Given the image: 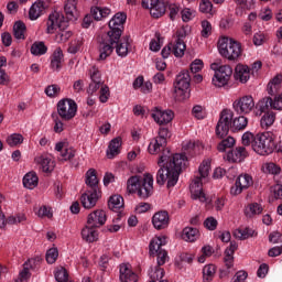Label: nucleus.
I'll use <instances>...</instances> for the list:
<instances>
[{
	"label": "nucleus",
	"instance_id": "obj_1",
	"mask_svg": "<svg viewBox=\"0 0 282 282\" xmlns=\"http://www.w3.org/2000/svg\"><path fill=\"white\" fill-rule=\"evenodd\" d=\"M184 159L181 154H171V151L163 152L158 162L160 170L156 173V184L162 186L167 182V188L174 187L178 181Z\"/></svg>",
	"mask_w": 282,
	"mask_h": 282
},
{
	"label": "nucleus",
	"instance_id": "obj_2",
	"mask_svg": "<svg viewBox=\"0 0 282 282\" xmlns=\"http://www.w3.org/2000/svg\"><path fill=\"white\" fill-rule=\"evenodd\" d=\"M234 113L225 109L220 113V119L216 127V134L219 138H224L228 134L229 130L232 132L242 131L248 126V118L245 115H240L238 118L232 120Z\"/></svg>",
	"mask_w": 282,
	"mask_h": 282
},
{
	"label": "nucleus",
	"instance_id": "obj_3",
	"mask_svg": "<svg viewBox=\"0 0 282 282\" xmlns=\"http://www.w3.org/2000/svg\"><path fill=\"white\" fill-rule=\"evenodd\" d=\"M150 256L156 254L158 267L155 270L150 274L149 282H169V280H164V269L160 268L166 263V259L169 258V252L162 250V239H153L150 242Z\"/></svg>",
	"mask_w": 282,
	"mask_h": 282
},
{
	"label": "nucleus",
	"instance_id": "obj_4",
	"mask_svg": "<svg viewBox=\"0 0 282 282\" xmlns=\"http://www.w3.org/2000/svg\"><path fill=\"white\" fill-rule=\"evenodd\" d=\"M278 132L258 133L253 143V151L260 155L271 154L273 151L280 152L281 148L276 145Z\"/></svg>",
	"mask_w": 282,
	"mask_h": 282
},
{
	"label": "nucleus",
	"instance_id": "obj_5",
	"mask_svg": "<svg viewBox=\"0 0 282 282\" xmlns=\"http://www.w3.org/2000/svg\"><path fill=\"white\" fill-rule=\"evenodd\" d=\"M46 26L47 34H53L58 29L61 32L57 34V39H59L62 42H67L69 37H72V31H65V29L68 26L65 17L58 12H53L48 15Z\"/></svg>",
	"mask_w": 282,
	"mask_h": 282
},
{
	"label": "nucleus",
	"instance_id": "obj_6",
	"mask_svg": "<svg viewBox=\"0 0 282 282\" xmlns=\"http://www.w3.org/2000/svg\"><path fill=\"white\" fill-rule=\"evenodd\" d=\"M120 40V31L108 32L104 34L98 40V52H99V61H105L107 57L111 56L118 41Z\"/></svg>",
	"mask_w": 282,
	"mask_h": 282
},
{
	"label": "nucleus",
	"instance_id": "obj_7",
	"mask_svg": "<svg viewBox=\"0 0 282 282\" xmlns=\"http://www.w3.org/2000/svg\"><path fill=\"white\" fill-rule=\"evenodd\" d=\"M220 55L229 61H237L241 53V44L232 39L221 37L218 41Z\"/></svg>",
	"mask_w": 282,
	"mask_h": 282
},
{
	"label": "nucleus",
	"instance_id": "obj_8",
	"mask_svg": "<svg viewBox=\"0 0 282 282\" xmlns=\"http://www.w3.org/2000/svg\"><path fill=\"white\" fill-rule=\"evenodd\" d=\"M191 75L188 70H182L175 78L174 97L182 101L189 97Z\"/></svg>",
	"mask_w": 282,
	"mask_h": 282
},
{
	"label": "nucleus",
	"instance_id": "obj_9",
	"mask_svg": "<svg viewBox=\"0 0 282 282\" xmlns=\"http://www.w3.org/2000/svg\"><path fill=\"white\" fill-rule=\"evenodd\" d=\"M199 176H196L191 186V193L194 199H199L202 203L206 202V195L202 189V178H205L209 174V164L207 162H203L198 169Z\"/></svg>",
	"mask_w": 282,
	"mask_h": 282
},
{
	"label": "nucleus",
	"instance_id": "obj_10",
	"mask_svg": "<svg viewBox=\"0 0 282 282\" xmlns=\"http://www.w3.org/2000/svg\"><path fill=\"white\" fill-rule=\"evenodd\" d=\"M210 68L215 72L212 83L216 87L227 85L232 75V68L229 65H219L217 63L212 64Z\"/></svg>",
	"mask_w": 282,
	"mask_h": 282
},
{
	"label": "nucleus",
	"instance_id": "obj_11",
	"mask_svg": "<svg viewBox=\"0 0 282 282\" xmlns=\"http://www.w3.org/2000/svg\"><path fill=\"white\" fill-rule=\"evenodd\" d=\"M169 138H171V131L169 130V128L161 126L159 129V135L155 139H153L149 144V148H148L149 152L151 154H155L161 151L166 153V151H169V150H165L166 139Z\"/></svg>",
	"mask_w": 282,
	"mask_h": 282
},
{
	"label": "nucleus",
	"instance_id": "obj_12",
	"mask_svg": "<svg viewBox=\"0 0 282 282\" xmlns=\"http://www.w3.org/2000/svg\"><path fill=\"white\" fill-rule=\"evenodd\" d=\"M57 112L63 120L69 121L76 117L78 105L72 99H62L57 104Z\"/></svg>",
	"mask_w": 282,
	"mask_h": 282
},
{
	"label": "nucleus",
	"instance_id": "obj_13",
	"mask_svg": "<svg viewBox=\"0 0 282 282\" xmlns=\"http://www.w3.org/2000/svg\"><path fill=\"white\" fill-rule=\"evenodd\" d=\"M142 7L144 9H150V14L154 19H160L166 10L169 6L164 3V0H142Z\"/></svg>",
	"mask_w": 282,
	"mask_h": 282
},
{
	"label": "nucleus",
	"instance_id": "obj_14",
	"mask_svg": "<svg viewBox=\"0 0 282 282\" xmlns=\"http://www.w3.org/2000/svg\"><path fill=\"white\" fill-rule=\"evenodd\" d=\"M237 115H249L254 108V101L251 96H243L232 104Z\"/></svg>",
	"mask_w": 282,
	"mask_h": 282
},
{
	"label": "nucleus",
	"instance_id": "obj_15",
	"mask_svg": "<svg viewBox=\"0 0 282 282\" xmlns=\"http://www.w3.org/2000/svg\"><path fill=\"white\" fill-rule=\"evenodd\" d=\"M137 194L141 199H147L153 195V175H144Z\"/></svg>",
	"mask_w": 282,
	"mask_h": 282
},
{
	"label": "nucleus",
	"instance_id": "obj_16",
	"mask_svg": "<svg viewBox=\"0 0 282 282\" xmlns=\"http://www.w3.org/2000/svg\"><path fill=\"white\" fill-rule=\"evenodd\" d=\"M101 193V191L87 189L86 193H84L80 197V202L84 208L91 209L94 206H96V203H98Z\"/></svg>",
	"mask_w": 282,
	"mask_h": 282
},
{
	"label": "nucleus",
	"instance_id": "obj_17",
	"mask_svg": "<svg viewBox=\"0 0 282 282\" xmlns=\"http://www.w3.org/2000/svg\"><path fill=\"white\" fill-rule=\"evenodd\" d=\"M200 150V144L198 142H183L182 144V151L183 153L180 154L184 159V163L182 164V169L186 166V162L189 158H193L195 154H197Z\"/></svg>",
	"mask_w": 282,
	"mask_h": 282
},
{
	"label": "nucleus",
	"instance_id": "obj_18",
	"mask_svg": "<svg viewBox=\"0 0 282 282\" xmlns=\"http://www.w3.org/2000/svg\"><path fill=\"white\" fill-rule=\"evenodd\" d=\"M253 184L252 177L248 174L238 176L235 185L230 188L231 195H239L243 189H247Z\"/></svg>",
	"mask_w": 282,
	"mask_h": 282
},
{
	"label": "nucleus",
	"instance_id": "obj_19",
	"mask_svg": "<svg viewBox=\"0 0 282 282\" xmlns=\"http://www.w3.org/2000/svg\"><path fill=\"white\" fill-rule=\"evenodd\" d=\"M107 223V213L105 210H95L88 215L87 225L99 228Z\"/></svg>",
	"mask_w": 282,
	"mask_h": 282
},
{
	"label": "nucleus",
	"instance_id": "obj_20",
	"mask_svg": "<svg viewBox=\"0 0 282 282\" xmlns=\"http://www.w3.org/2000/svg\"><path fill=\"white\" fill-rule=\"evenodd\" d=\"M152 118L154 119V121L156 123H159L160 126H165L171 123V121L174 118V113L171 110H160L156 109L153 113H152Z\"/></svg>",
	"mask_w": 282,
	"mask_h": 282
},
{
	"label": "nucleus",
	"instance_id": "obj_21",
	"mask_svg": "<svg viewBox=\"0 0 282 282\" xmlns=\"http://www.w3.org/2000/svg\"><path fill=\"white\" fill-rule=\"evenodd\" d=\"M127 22V14L117 13L108 23L110 29L109 32H120V37L122 36V26Z\"/></svg>",
	"mask_w": 282,
	"mask_h": 282
},
{
	"label": "nucleus",
	"instance_id": "obj_22",
	"mask_svg": "<svg viewBox=\"0 0 282 282\" xmlns=\"http://www.w3.org/2000/svg\"><path fill=\"white\" fill-rule=\"evenodd\" d=\"M248 156V152L243 147H238L228 151L226 154L227 161L231 163L242 162Z\"/></svg>",
	"mask_w": 282,
	"mask_h": 282
},
{
	"label": "nucleus",
	"instance_id": "obj_23",
	"mask_svg": "<svg viewBox=\"0 0 282 282\" xmlns=\"http://www.w3.org/2000/svg\"><path fill=\"white\" fill-rule=\"evenodd\" d=\"M119 272L121 282H138V273L131 270V264H121Z\"/></svg>",
	"mask_w": 282,
	"mask_h": 282
},
{
	"label": "nucleus",
	"instance_id": "obj_24",
	"mask_svg": "<svg viewBox=\"0 0 282 282\" xmlns=\"http://www.w3.org/2000/svg\"><path fill=\"white\" fill-rule=\"evenodd\" d=\"M170 218L167 212H159L152 217V224L158 230L169 227Z\"/></svg>",
	"mask_w": 282,
	"mask_h": 282
},
{
	"label": "nucleus",
	"instance_id": "obj_25",
	"mask_svg": "<svg viewBox=\"0 0 282 282\" xmlns=\"http://www.w3.org/2000/svg\"><path fill=\"white\" fill-rule=\"evenodd\" d=\"M48 8V4L44 1H37L35 2L31 8H30V11H29V18L30 20L32 21H36L39 20L44 11Z\"/></svg>",
	"mask_w": 282,
	"mask_h": 282
},
{
	"label": "nucleus",
	"instance_id": "obj_26",
	"mask_svg": "<svg viewBox=\"0 0 282 282\" xmlns=\"http://www.w3.org/2000/svg\"><path fill=\"white\" fill-rule=\"evenodd\" d=\"M99 181H98V175L96 173V170L94 169H89L86 172V185L88 186L87 189L90 191H100V186H99Z\"/></svg>",
	"mask_w": 282,
	"mask_h": 282
},
{
	"label": "nucleus",
	"instance_id": "obj_27",
	"mask_svg": "<svg viewBox=\"0 0 282 282\" xmlns=\"http://www.w3.org/2000/svg\"><path fill=\"white\" fill-rule=\"evenodd\" d=\"M234 77L236 80H239L242 84L247 83L250 78V68L246 65H237Z\"/></svg>",
	"mask_w": 282,
	"mask_h": 282
},
{
	"label": "nucleus",
	"instance_id": "obj_28",
	"mask_svg": "<svg viewBox=\"0 0 282 282\" xmlns=\"http://www.w3.org/2000/svg\"><path fill=\"white\" fill-rule=\"evenodd\" d=\"M122 147V139L115 138L110 141L108 149L106 151L108 159H113L118 154H120V148Z\"/></svg>",
	"mask_w": 282,
	"mask_h": 282
},
{
	"label": "nucleus",
	"instance_id": "obj_29",
	"mask_svg": "<svg viewBox=\"0 0 282 282\" xmlns=\"http://www.w3.org/2000/svg\"><path fill=\"white\" fill-rule=\"evenodd\" d=\"M143 178L144 177L138 175L130 177L127 182V192L129 194H135V192L138 193Z\"/></svg>",
	"mask_w": 282,
	"mask_h": 282
},
{
	"label": "nucleus",
	"instance_id": "obj_30",
	"mask_svg": "<svg viewBox=\"0 0 282 282\" xmlns=\"http://www.w3.org/2000/svg\"><path fill=\"white\" fill-rule=\"evenodd\" d=\"M82 238L87 242L98 240V231L96 230V227H91L87 224V226L82 230Z\"/></svg>",
	"mask_w": 282,
	"mask_h": 282
},
{
	"label": "nucleus",
	"instance_id": "obj_31",
	"mask_svg": "<svg viewBox=\"0 0 282 282\" xmlns=\"http://www.w3.org/2000/svg\"><path fill=\"white\" fill-rule=\"evenodd\" d=\"M115 47L119 56L127 57V55L129 54V36H124L122 37V40L119 39Z\"/></svg>",
	"mask_w": 282,
	"mask_h": 282
},
{
	"label": "nucleus",
	"instance_id": "obj_32",
	"mask_svg": "<svg viewBox=\"0 0 282 282\" xmlns=\"http://www.w3.org/2000/svg\"><path fill=\"white\" fill-rule=\"evenodd\" d=\"M108 207L113 212L120 210L124 207V198L120 195H112L108 200Z\"/></svg>",
	"mask_w": 282,
	"mask_h": 282
},
{
	"label": "nucleus",
	"instance_id": "obj_33",
	"mask_svg": "<svg viewBox=\"0 0 282 282\" xmlns=\"http://www.w3.org/2000/svg\"><path fill=\"white\" fill-rule=\"evenodd\" d=\"M237 248H238V245L236 242H230L229 248H227L225 251L224 261H225L227 269H230L232 267L234 253Z\"/></svg>",
	"mask_w": 282,
	"mask_h": 282
},
{
	"label": "nucleus",
	"instance_id": "obj_34",
	"mask_svg": "<svg viewBox=\"0 0 282 282\" xmlns=\"http://www.w3.org/2000/svg\"><path fill=\"white\" fill-rule=\"evenodd\" d=\"M23 185L29 189H33L39 185V176L34 172H30L23 177Z\"/></svg>",
	"mask_w": 282,
	"mask_h": 282
},
{
	"label": "nucleus",
	"instance_id": "obj_35",
	"mask_svg": "<svg viewBox=\"0 0 282 282\" xmlns=\"http://www.w3.org/2000/svg\"><path fill=\"white\" fill-rule=\"evenodd\" d=\"M199 236V231L193 227H186L182 231V238L185 241L194 242Z\"/></svg>",
	"mask_w": 282,
	"mask_h": 282
},
{
	"label": "nucleus",
	"instance_id": "obj_36",
	"mask_svg": "<svg viewBox=\"0 0 282 282\" xmlns=\"http://www.w3.org/2000/svg\"><path fill=\"white\" fill-rule=\"evenodd\" d=\"M256 108L261 112H271L273 109V99L271 97H264L257 104Z\"/></svg>",
	"mask_w": 282,
	"mask_h": 282
},
{
	"label": "nucleus",
	"instance_id": "obj_37",
	"mask_svg": "<svg viewBox=\"0 0 282 282\" xmlns=\"http://www.w3.org/2000/svg\"><path fill=\"white\" fill-rule=\"evenodd\" d=\"M234 236L237 238V239H240V240H246L250 237H253L254 236V230H252L251 228L249 227H241V228H238L234 231Z\"/></svg>",
	"mask_w": 282,
	"mask_h": 282
},
{
	"label": "nucleus",
	"instance_id": "obj_38",
	"mask_svg": "<svg viewBox=\"0 0 282 282\" xmlns=\"http://www.w3.org/2000/svg\"><path fill=\"white\" fill-rule=\"evenodd\" d=\"M111 13V10L105 8H91L90 9V17H93L94 20L100 21L102 18H107Z\"/></svg>",
	"mask_w": 282,
	"mask_h": 282
},
{
	"label": "nucleus",
	"instance_id": "obj_39",
	"mask_svg": "<svg viewBox=\"0 0 282 282\" xmlns=\"http://www.w3.org/2000/svg\"><path fill=\"white\" fill-rule=\"evenodd\" d=\"M282 83V75H278L275 76L269 84H268V87H267V91L269 95L271 96H275L279 88H280V85Z\"/></svg>",
	"mask_w": 282,
	"mask_h": 282
},
{
	"label": "nucleus",
	"instance_id": "obj_40",
	"mask_svg": "<svg viewBox=\"0 0 282 282\" xmlns=\"http://www.w3.org/2000/svg\"><path fill=\"white\" fill-rule=\"evenodd\" d=\"M26 25L22 21L15 22L13 26L14 37L18 40H25Z\"/></svg>",
	"mask_w": 282,
	"mask_h": 282
},
{
	"label": "nucleus",
	"instance_id": "obj_41",
	"mask_svg": "<svg viewBox=\"0 0 282 282\" xmlns=\"http://www.w3.org/2000/svg\"><path fill=\"white\" fill-rule=\"evenodd\" d=\"M67 20L76 18V0H67L64 6Z\"/></svg>",
	"mask_w": 282,
	"mask_h": 282
},
{
	"label": "nucleus",
	"instance_id": "obj_42",
	"mask_svg": "<svg viewBox=\"0 0 282 282\" xmlns=\"http://www.w3.org/2000/svg\"><path fill=\"white\" fill-rule=\"evenodd\" d=\"M45 173L52 172L55 167V163L48 156H41L37 161Z\"/></svg>",
	"mask_w": 282,
	"mask_h": 282
},
{
	"label": "nucleus",
	"instance_id": "obj_43",
	"mask_svg": "<svg viewBox=\"0 0 282 282\" xmlns=\"http://www.w3.org/2000/svg\"><path fill=\"white\" fill-rule=\"evenodd\" d=\"M47 51H48V48L44 42H35L31 46V54H33L35 56L45 55L47 53Z\"/></svg>",
	"mask_w": 282,
	"mask_h": 282
},
{
	"label": "nucleus",
	"instance_id": "obj_44",
	"mask_svg": "<svg viewBox=\"0 0 282 282\" xmlns=\"http://www.w3.org/2000/svg\"><path fill=\"white\" fill-rule=\"evenodd\" d=\"M275 120V115L272 111L264 112L263 117L260 120V124L263 129H268L273 124Z\"/></svg>",
	"mask_w": 282,
	"mask_h": 282
},
{
	"label": "nucleus",
	"instance_id": "obj_45",
	"mask_svg": "<svg viewBox=\"0 0 282 282\" xmlns=\"http://www.w3.org/2000/svg\"><path fill=\"white\" fill-rule=\"evenodd\" d=\"M171 47H172V53L176 56V57H182L184 55L186 45L184 43V41H175V44L171 43Z\"/></svg>",
	"mask_w": 282,
	"mask_h": 282
},
{
	"label": "nucleus",
	"instance_id": "obj_46",
	"mask_svg": "<svg viewBox=\"0 0 282 282\" xmlns=\"http://www.w3.org/2000/svg\"><path fill=\"white\" fill-rule=\"evenodd\" d=\"M263 208L260 204L258 203H252V204H249L245 214L247 217H252L254 215H260L262 213Z\"/></svg>",
	"mask_w": 282,
	"mask_h": 282
},
{
	"label": "nucleus",
	"instance_id": "obj_47",
	"mask_svg": "<svg viewBox=\"0 0 282 282\" xmlns=\"http://www.w3.org/2000/svg\"><path fill=\"white\" fill-rule=\"evenodd\" d=\"M7 57H0V85H8L10 82L8 74L1 69V67L7 65Z\"/></svg>",
	"mask_w": 282,
	"mask_h": 282
},
{
	"label": "nucleus",
	"instance_id": "obj_48",
	"mask_svg": "<svg viewBox=\"0 0 282 282\" xmlns=\"http://www.w3.org/2000/svg\"><path fill=\"white\" fill-rule=\"evenodd\" d=\"M235 143H236L235 139L231 138V137H228L227 139L223 140V141L218 144L217 150H218L219 152H225V151H227L228 149H231Z\"/></svg>",
	"mask_w": 282,
	"mask_h": 282
},
{
	"label": "nucleus",
	"instance_id": "obj_49",
	"mask_svg": "<svg viewBox=\"0 0 282 282\" xmlns=\"http://www.w3.org/2000/svg\"><path fill=\"white\" fill-rule=\"evenodd\" d=\"M59 257V251L57 248H51L46 251V256L45 259L47 261V263L53 264L57 261Z\"/></svg>",
	"mask_w": 282,
	"mask_h": 282
},
{
	"label": "nucleus",
	"instance_id": "obj_50",
	"mask_svg": "<svg viewBox=\"0 0 282 282\" xmlns=\"http://www.w3.org/2000/svg\"><path fill=\"white\" fill-rule=\"evenodd\" d=\"M83 47V39H77L70 42L68 46V53L76 54Z\"/></svg>",
	"mask_w": 282,
	"mask_h": 282
},
{
	"label": "nucleus",
	"instance_id": "obj_51",
	"mask_svg": "<svg viewBox=\"0 0 282 282\" xmlns=\"http://www.w3.org/2000/svg\"><path fill=\"white\" fill-rule=\"evenodd\" d=\"M89 75H90L91 83L104 84L102 83V75L100 74V70L98 68L93 67L89 70Z\"/></svg>",
	"mask_w": 282,
	"mask_h": 282
},
{
	"label": "nucleus",
	"instance_id": "obj_52",
	"mask_svg": "<svg viewBox=\"0 0 282 282\" xmlns=\"http://www.w3.org/2000/svg\"><path fill=\"white\" fill-rule=\"evenodd\" d=\"M24 138L21 134H12L7 139L9 145L14 147L23 143Z\"/></svg>",
	"mask_w": 282,
	"mask_h": 282
},
{
	"label": "nucleus",
	"instance_id": "obj_53",
	"mask_svg": "<svg viewBox=\"0 0 282 282\" xmlns=\"http://www.w3.org/2000/svg\"><path fill=\"white\" fill-rule=\"evenodd\" d=\"M67 270H65V268H61L55 272V280L57 282H67Z\"/></svg>",
	"mask_w": 282,
	"mask_h": 282
},
{
	"label": "nucleus",
	"instance_id": "obj_54",
	"mask_svg": "<svg viewBox=\"0 0 282 282\" xmlns=\"http://www.w3.org/2000/svg\"><path fill=\"white\" fill-rule=\"evenodd\" d=\"M215 272H216V267L213 264L205 265L203 269V274L204 276H206L207 281L212 280Z\"/></svg>",
	"mask_w": 282,
	"mask_h": 282
},
{
	"label": "nucleus",
	"instance_id": "obj_55",
	"mask_svg": "<svg viewBox=\"0 0 282 282\" xmlns=\"http://www.w3.org/2000/svg\"><path fill=\"white\" fill-rule=\"evenodd\" d=\"M99 89V100L105 104L109 100V87L104 84Z\"/></svg>",
	"mask_w": 282,
	"mask_h": 282
},
{
	"label": "nucleus",
	"instance_id": "obj_56",
	"mask_svg": "<svg viewBox=\"0 0 282 282\" xmlns=\"http://www.w3.org/2000/svg\"><path fill=\"white\" fill-rule=\"evenodd\" d=\"M256 141V135H253L251 132H246L242 135V144L245 147H248L250 144H252V149H253V143Z\"/></svg>",
	"mask_w": 282,
	"mask_h": 282
},
{
	"label": "nucleus",
	"instance_id": "obj_57",
	"mask_svg": "<svg viewBox=\"0 0 282 282\" xmlns=\"http://www.w3.org/2000/svg\"><path fill=\"white\" fill-rule=\"evenodd\" d=\"M213 9V4L209 0H200L199 11L202 13H209Z\"/></svg>",
	"mask_w": 282,
	"mask_h": 282
},
{
	"label": "nucleus",
	"instance_id": "obj_58",
	"mask_svg": "<svg viewBox=\"0 0 282 282\" xmlns=\"http://www.w3.org/2000/svg\"><path fill=\"white\" fill-rule=\"evenodd\" d=\"M212 34V24L208 21L202 22V36L207 39Z\"/></svg>",
	"mask_w": 282,
	"mask_h": 282
},
{
	"label": "nucleus",
	"instance_id": "obj_59",
	"mask_svg": "<svg viewBox=\"0 0 282 282\" xmlns=\"http://www.w3.org/2000/svg\"><path fill=\"white\" fill-rule=\"evenodd\" d=\"M217 220L214 217H208L205 221H204V226L208 229V230H215L217 228Z\"/></svg>",
	"mask_w": 282,
	"mask_h": 282
},
{
	"label": "nucleus",
	"instance_id": "obj_60",
	"mask_svg": "<svg viewBox=\"0 0 282 282\" xmlns=\"http://www.w3.org/2000/svg\"><path fill=\"white\" fill-rule=\"evenodd\" d=\"M269 241L272 243H281L282 235L279 231H273L269 235Z\"/></svg>",
	"mask_w": 282,
	"mask_h": 282
},
{
	"label": "nucleus",
	"instance_id": "obj_61",
	"mask_svg": "<svg viewBox=\"0 0 282 282\" xmlns=\"http://www.w3.org/2000/svg\"><path fill=\"white\" fill-rule=\"evenodd\" d=\"M192 113L198 120H202V119L205 118V113H204L203 108L200 106H195L192 110Z\"/></svg>",
	"mask_w": 282,
	"mask_h": 282
},
{
	"label": "nucleus",
	"instance_id": "obj_62",
	"mask_svg": "<svg viewBox=\"0 0 282 282\" xmlns=\"http://www.w3.org/2000/svg\"><path fill=\"white\" fill-rule=\"evenodd\" d=\"M264 42H265V36H264L263 33L258 32V33L254 34V36H253V44H254L256 46H260V45H262Z\"/></svg>",
	"mask_w": 282,
	"mask_h": 282
},
{
	"label": "nucleus",
	"instance_id": "obj_63",
	"mask_svg": "<svg viewBox=\"0 0 282 282\" xmlns=\"http://www.w3.org/2000/svg\"><path fill=\"white\" fill-rule=\"evenodd\" d=\"M272 109L273 110H282V94L274 97V100L272 99Z\"/></svg>",
	"mask_w": 282,
	"mask_h": 282
},
{
	"label": "nucleus",
	"instance_id": "obj_64",
	"mask_svg": "<svg viewBox=\"0 0 282 282\" xmlns=\"http://www.w3.org/2000/svg\"><path fill=\"white\" fill-rule=\"evenodd\" d=\"M248 273L245 271H238L234 276V282H246Z\"/></svg>",
	"mask_w": 282,
	"mask_h": 282
}]
</instances>
